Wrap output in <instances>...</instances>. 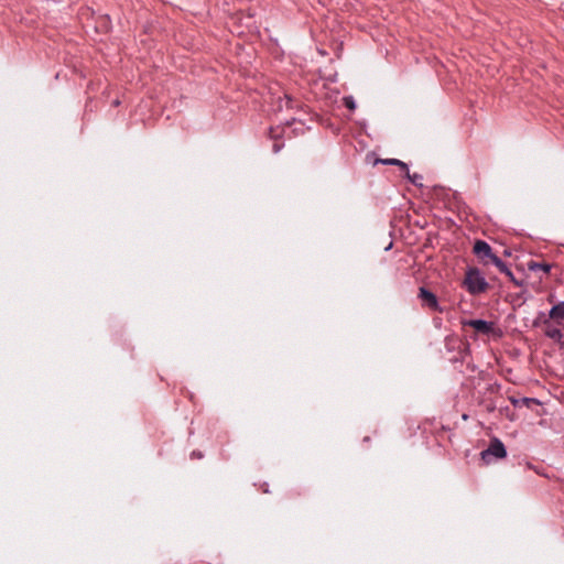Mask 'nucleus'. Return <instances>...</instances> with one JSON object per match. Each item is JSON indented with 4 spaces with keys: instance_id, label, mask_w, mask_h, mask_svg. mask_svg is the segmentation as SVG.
Instances as JSON below:
<instances>
[{
    "instance_id": "obj_1",
    "label": "nucleus",
    "mask_w": 564,
    "mask_h": 564,
    "mask_svg": "<svg viewBox=\"0 0 564 564\" xmlns=\"http://www.w3.org/2000/svg\"><path fill=\"white\" fill-rule=\"evenodd\" d=\"M463 285L471 295L485 293L489 289V283L481 271L476 267L467 268Z\"/></svg>"
},
{
    "instance_id": "obj_2",
    "label": "nucleus",
    "mask_w": 564,
    "mask_h": 564,
    "mask_svg": "<svg viewBox=\"0 0 564 564\" xmlns=\"http://www.w3.org/2000/svg\"><path fill=\"white\" fill-rule=\"evenodd\" d=\"M507 456V448L501 440L494 437L489 446L480 453V457L485 464H491L497 459H502Z\"/></svg>"
},
{
    "instance_id": "obj_3",
    "label": "nucleus",
    "mask_w": 564,
    "mask_h": 564,
    "mask_svg": "<svg viewBox=\"0 0 564 564\" xmlns=\"http://www.w3.org/2000/svg\"><path fill=\"white\" fill-rule=\"evenodd\" d=\"M473 252L484 265H488L490 263L495 265L497 260L500 259L496 253H494L491 246L481 239L475 241Z\"/></svg>"
},
{
    "instance_id": "obj_4",
    "label": "nucleus",
    "mask_w": 564,
    "mask_h": 564,
    "mask_svg": "<svg viewBox=\"0 0 564 564\" xmlns=\"http://www.w3.org/2000/svg\"><path fill=\"white\" fill-rule=\"evenodd\" d=\"M417 297L422 301L423 306H426L435 312H443V308L440 306L437 296L427 288L420 286Z\"/></svg>"
},
{
    "instance_id": "obj_5",
    "label": "nucleus",
    "mask_w": 564,
    "mask_h": 564,
    "mask_svg": "<svg viewBox=\"0 0 564 564\" xmlns=\"http://www.w3.org/2000/svg\"><path fill=\"white\" fill-rule=\"evenodd\" d=\"M464 326H469L474 328L476 333L481 335H490L495 328V324L492 322L482 318L465 321Z\"/></svg>"
},
{
    "instance_id": "obj_6",
    "label": "nucleus",
    "mask_w": 564,
    "mask_h": 564,
    "mask_svg": "<svg viewBox=\"0 0 564 564\" xmlns=\"http://www.w3.org/2000/svg\"><path fill=\"white\" fill-rule=\"evenodd\" d=\"M282 133H283V130L280 129L279 127H276V128L270 127L268 129L267 135L269 139L273 140L272 152L274 154H278L284 148V141L282 140Z\"/></svg>"
},
{
    "instance_id": "obj_7",
    "label": "nucleus",
    "mask_w": 564,
    "mask_h": 564,
    "mask_svg": "<svg viewBox=\"0 0 564 564\" xmlns=\"http://www.w3.org/2000/svg\"><path fill=\"white\" fill-rule=\"evenodd\" d=\"M549 318L564 327V301L551 307L549 312Z\"/></svg>"
},
{
    "instance_id": "obj_8",
    "label": "nucleus",
    "mask_w": 564,
    "mask_h": 564,
    "mask_svg": "<svg viewBox=\"0 0 564 564\" xmlns=\"http://www.w3.org/2000/svg\"><path fill=\"white\" fill-rule=\"evenodd\" d=\"M495 267L499 270L500 273H503L506 276H508V279L516 285V286H522L523 285V281L522 280H518L513 272L509 269V267L507 265V263L499 259L497 260Z\"/></svg>"
},
{
    "instance_id": "obj_9",
    "label": "nucleus",
    "mask_w": 564,
    "mask_h": 564,
    "mask_svg": "<svg viewBox=\"0 0 564 564\" xmlns=\"http://www.w3.org/2000/svg\"><path fill=\"white\" fill-rule=\"evenodd\" d=\"M545 330L544 335L554 341L560 343L563 338L562 330L551 324L550 318H544Z\"/></svg>"
},
{
    "instance_id": "obj_10",
    "label": "nucleus",
    "mask_w": 564,
    "mask_h": 564,
    "mask_svg": "<svg viewBox=\"0 0 564 564\" xmlns=\"http://www.w3.org/2000/svg\"><path fill=\"white\" fill-rule=\"evenodd\" d=\"M510 402L512 403V405L514 408H530L531 404H536V405H540L541 402L535 399V398H528V397H523V398H516V397H510Z\"/></svg>"
},
{
    "instance_id": "obj_11",
    "label": "nucleus",
    "mask_w": 564,
    "mask_h": 564,
    "mask_svg": "<svg viewBox=\"0 0 564 564\" xmlns=\"http://www.w3.org/2000/svg\"><path fill=\"white\" fill-rule=\"evenodd\" d=\"M297 107H299V105L295 102L294 98L289 94H284V96L280 97L278 100V109L279 110H283L284 108L293 109V108H297Z\"/></svg>"
},
{
    "instance_id": "obj_12",
    "label": "nucleus",
    "mask_w": 564,
    "mask_h": 564,
    "mask_svg": "<svg viewBox=\"0 0 564 564\" xmlns=\"http://www.w3.org/2000/svg\"><path fill=\"white\" fill-rule=\"evenodd\" d=\"M527 265L530 271L535 272L538 270H541L546 274L550 273V271L552 269V264H550L547 262L529 261Z\"/></svg>"
},
{
    "instance_id": "obj_13",
    "label": "nucleus",
    "mask_w": 564,
    "mask_h": 564,
    "mask_svg": "<svg viewBox=\"0 0 564 564\" xmlns=\"http://www.w3.org/2000/svg\"><path fill=\"white\" fill-rule=\"evenodd\" d=\"M404 177L416 187H423V175L419 173H410V170L404 171Z\"/></svg>"
},
{
    "instance_id": "obj_14",
    "label": "nucleus",
    "mask_w": 564,
    "mask_h": 564,
    "mask_svg": "<svg viewBox=\"0 0 564 564\" xmlns=\"http://www.w3.org/2000/svg\"><path fill=\"white\" fill-rule=\"evenodd\" d=\"M378 162L384 164V165H395L399 166L403 172L408 171V164L399 159H384L379 160Z\"/></svg>"
},
{
    "instance_id": "obj_15",
    "label": "nucleus",
    "mask_w": 564,
    "mask_h": 564,
    "mask_svg": "<svg viewBox=\"0 0 564 564\" xmlns=\"http://www.w3.org/2000/svg\"><path fill=\"white\" fill-rule=\"evenodd\" d=\"M343 104H344V106H345L347 109H349V110H351V111H354V110L357 108L356 100H355V98H354L352 96H350V95H349V96H345V97L343 98Z\"/></svg>"
},
{
    "instance_id": "obj_16",
    "label": "nucleus",
    "mask_w": 564,
    "mask_h": 564,
    "mask_svg": "<svg viewBox=\"0 0 564 564\" xmlns=\"http://www.w3.org/2000/svg\"><path fill=\"white\" fill-rule=\"evenodd\" d=\"M544 318H547L544 314V312H539L538 316L535 317V319L533 321V326L534 327H538L540 326L541 324L544 325Z\"/></svg>"
},
{
    "instance_id": "obj_17",
    "label": "nucleus",
    "mask_w": 564,
    "mask_h": 564,
    "mask_svg": "<svg viewBox=\"0 0 564 564\" xmlns=\"http://www.w3.org/2000/svg\"><path fill=\"white\" fill-rule=\"evenodd\" d=\"M485 408L487 412L491 413L497 409V405L494 401L490 400L488 402H485Z\"/></svg>"
},
{
    "instance_id": "obj_18",
    "label": "nucleus",
    "mask_w": 564,
    "mask_h": 564,
    "mask_svg": "<svg viewBox=\"0 0 564 564\" xmlns=\"http://www.w3.org/2000/svg\"><path fill=\"white\" fill-rule=\"evenodd\" d=\"M500 412L505 413L511 421L514 420V417L509 414L510 413V408L508 405L505 406V408H500Z\"/></svg>"
},
{
    "instance_id": "obj_19",
    "label": "nucleus",
    "mask_w": 564,
    "mask_h": 564,
    "mask_svg": "<svg viewBox=\"0 0 564 564\" xmlns=\"http://www.w3.org/2000/svg\"><path fill=\"white\" fill-rule=\"evenodd\" d=\"M454 344H455V340L446 338L445 345L448 350L454 349Z\"/></svg>"
},
{
    "instance_id": "obj_20",
    "label": "nucleus",
    "mask_w": 564,
    "mask_h": 564,
    "mask_svg": "<svg viewBox=\"0 0 564 564\" xmlns=\"http://www.w3.org/2000/svg\"><path fill=\"white\" fill-rule=\"evenodd\" d=\"M191 457H192V458H202V457H203V454H202V452H199V451H193V452L191 453Z\"/></svg>"
},
{
    "instance_id": "obj_21",
    "label": "nucleus",
    "mask_w": 564,
    "mask_h": 564,
    "mask_svg": "<svg viewBox=\"0 0 564 564\" xmlns=\"http://www.w3.org/2000/svg\"><path fill=\"white\" fill-rule=\"evenodd\" d=\"M295 121V118L285 121L286 126H291Z\"/></svg>"
},
{
    "instance_id": "obj_22",
    "label": "nucleus",
    "mask_w": 564,
    "mask_h": 564,
    "mask_svg": "<svg viewBox=\"0 0 564 564\" xmlns=\"http://www.w3.org/2000/svg\"><path fill=\"white\" fill-rule=\"evenodd\" d=\"M119 104H120V101H119L118 99H116V100L113 101V106H118Z\"/></svg>"
},
{
    "instance_id": "obj_23",
    "label": "nucleus",
    "mask_w": 564,
    "mask_h": 564,
    "mask_svg": "<svg viewBox=\"0 0 564 564\" xmlns=\"http://www.w3.org/2000/svg\"><path fill=\"white\" fill-rule=\"evenodd\" d=\"M463 420H467L468 419V415L467 414H463Z\"/></svg>"
}]
</instances>
